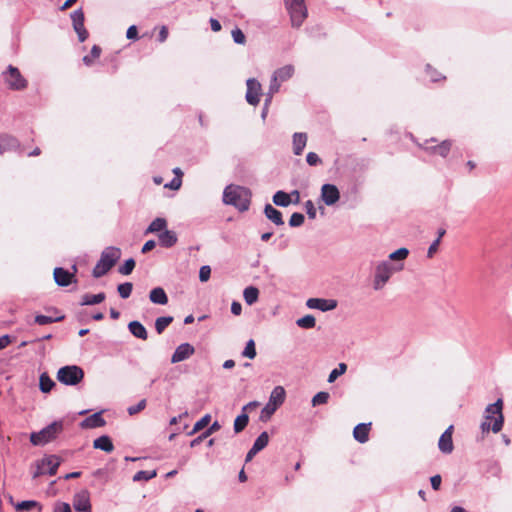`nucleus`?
<instances>
[{
  "label": "nucleus",
  "instance_id": "nucleus-1",
  "mask_svg": "<svg viewBox=\"0 0 512 512\" xmlns=\"http://www.w3.org/2000/svg\"><path fill=\"white\" fill-rule=\"evenodd\" d=\"M251 193L249 189L241 186L228 185L223 191V202L232 205L239 211L244 212L249 209Z\"/></svg>",
  "mask_w": 512,
  "mask_h": 512
},
{
  "label": "nucleus",
  "instance_id": "nucleus-2",
  "mask_svg": "<svg viewBox=\"0 0 512 512\" xmlns=\"http://www.w3.org/2000/svg\"><path fill=\"white\" fill-rule=\"evenodd\" d=\"M121 257V250L115 246L106 247L100 255V259L92 270L94 278H100L106 275L118 262Z\"/></svg>",
  "mask_w": 512,
  "mask_h": 512
},
{
  "label": "nucleus",
  "instance_id": "nucleus-3",
  "mask_svg": "<svg viewBox=\"0 0 512 512\" xmlns=\"http://www.w3.org/2000/svg\"><path fill=\"white\" fill-rule=\"evenodd\" d=\"M403 263L392 264L389 261H381L375 267L373 288L378 291L381 290L391 278L392 274L402 270Z\"/></svg>",
  "mask_w": 512,
  "mask_h": 512
},
{
  "label": "nucleus",
  "instance_id": "nucleus-4",
  "mask_svg": "<svg viewBox=\"0 0 512 512\" xmlns=\"http://www.w3.org/2000/svg\"><path fill=\"white\" fill-rule=\"evenodd\" d=\"M63 421H54L38 432L30 434V442L34 446H44L45 444L55 440L63 431Z\"/></svg>",
  "mask_w": 512,
  "mask_h": 512
},
{
  "label": "nucleus",
  "instance_id": "nucleus-5",
  "mask_svg": "<svg viewBox=\"0 0 512 512\" xmlns=\"http://www.w3.org/2000/svg\"><path fill=\"white\" fill-rule=\"evenodd\" d=\"M285 398V389L282 386L274 387L269 396L268 402L261 410L260 421L267 422L276 410L284 403Z\"/></svg>",
  "mask_w": 512,
  "mask_h": 512
},
{
  "label": "nucleus",
  "instance_id": "nucleus-6",
  "mask_svg": "<svg viewBox=\"0 0 512 512\" xmlns=\"http://www.w3.org/2000/svg\"><path fill=\"white\" fill-rule=\"evenodd\" d=\"M56 378L66 386H76L83 380L84 370L77 365H66L58 370Z\"/></svg>",
  "mask_w": 512,
  "mask_h": 512
},
{
  "label": "nucleus",
  "instance_id": "nucleus-7",
  "mask_svg": "<svg viewBox=\"0 0 512 512\" xmlns=\"http://www.w3.org/2000/svg\"><path fill=\"white\" fill-rule=\"evenodd\" d=\"M292 27L299 28L308 16L305 0H284Z\"/></svg>",
  "mask_w": 512,
  "mask_h": 512
},
{
  "label": "nucleus",
  "instance_id": "nucleus-8",
  "mask_svg": "<svg viewBox=\"0 0 512 512\" xmlns=\"http://www.w3.org/2000/svg\"><path fill=\"white\" fill-rule=\"evenodd\" d=\"M61 464V459L57 455H45L42 459L36 461V469L32 473V478L36 479L44 474L55 475Z\"/></svg>",
  "mask_w": 512,
  "mask_h": 512
},
{
  "label": "nucleus",
  "instance_id": "nucleus-9",
  "mask_svg": "<svg viewBox=\"0 0 512 512\" xmlns=\"http://www.w3.org/2000/svg\"><path fill=\"white\" fill-rule=\"evenodd\" d=\"M4 80L8 87L14 91L24 90L28 82L22 76L19 69L13 65H8L7 70L3 73Z\"/></svg>",
  "mask_w": 512,
  "mask_h": 512
},
{
  "label": "nucleus",
  "instance_id": "nucleus-10",
  "mask_svg": "<svg viewBox=\"0 0 512 512\" xmlns=\"http://www.w3.org/2000/svg\"><path fill=\"white\" fill-rule=\"evenodd\" d=\"M503 400L501 398L497 399L496 402L487 405L485 408V415L496 416L492 423L491 430L493 433H498L502 430L504 424V416H503Z\"/></svg>",
  "mask_w": 512,
  "mask_h": 512
},
{
  "label": "nucleus",
  "instance_id": "nucleus-11",
  "mask_svg": "<svg viewBox=\"0 0 512 512\" xmlns=\"http://www.w3.org/2000/svg\"><path fill=\"white\" fill-rule=\"evenodd\" d=\"M70 17L72 20L73 29L77 33L78 40L80 42H84L88 38L89 33L84 26L85 17L83 10L79 8L73 11Z\"/></svg>",
  "mask_w": 512,
  "mask_h": 512
},
{
  "label": "nucleus",
  "instance_id": "nucleus-12",
  "mask_svg": "<svg viewBox=\"0 0 512 512\" xmlns=\"http://www.w3.org/2000/svg\"><path fill=\"white\" fill-rule=\"evenodd\" d=\"M340 199V192L336 185L326 183L321 187V200L327 206H333Z\"/></svg>",
  "mask_w": 512,
  "mask_h": 512
},
{
  "label": "nucleus",
  "instance_id": "nucleus-13",
  "mask_svg": "<svg viewBox=\"0 0 512 512\" xmlns=\"http://www.w3.org/2000/svg\"><path fill=\"white\" fill-rule=\"evenodd\" d=\"M247 91H246V101L250 105H257L260 101L261 94V84L255 78H249L246 81Z\"/></svg>",
  "mask_w": 512,
  "mask_h": 512
},
{
  "label": "nucleus",
  "instance_id": "nucleus-14",
  "mask_svg": "<svg viewBox=\"0 0 512 512\" xmlns=\"http://www.w3.org/2000/svg\"><path fill=\"white\" fill-rule=\"evenodd\" d=\"M306 306L310 309H318L322 312L331 311L337 307V301L334 299L309 298Z\"/></svg>",
  "mask_w": 512,
  "mask_h": 512
},
{
  "label": "nucleus",
  "instance_id": "nucleus-15",
  "mask_svg": "<svg viewBox=\"0 0 512 512\" xmlns=\"http://www.w3.org/2000/svg\"><path fill=\"white\" fill-rule=\"evenodd\" d=\"M53 276L56 284L60 287H67L71 283L76 282L74 273L62 267H56L53 271Z\"/></svg>",
  "mask_w": 512,
  "mask_h": 512
},
{
  "label": "nucleus",
  "instance_id": "nucleus-16",
  "mask_svg": "<svg viewBox=\"0 0 512 512\" xmlns=\"http://www.w3.org/2000/svg\"><path fill=\"white\" fill-rule=\"evenodd\" d=\"M452 433L453 425H450L439 438L438 448L443 454H451L454 449Z\"/></svg>",
  "mask_w": 512,
  "mask_h": 512
},
{
  "label": "nucleus",
  "instance_id": "nucleus-17",
  "mask_svg": "<svg viewBox=\"0 0 512 512\" xmlns=\"http://www.w3.org/2000/svg\"><path fill=\"white\" fill-rule=\"evenodd\" d=\"M195 352L194 347L190 343L180 344L174 351L171 357V363H178L188 359Z\"/></svg>",
  "mask_w": 512,
  "mask_h": 512
},
{
  "label": "nucleus",
  "instance_id": "nucleus-18",
  "mask_svg": "<svg viewBox=\"0 0 512 512\" xmlns=\"http://www.w3.org/2000/svg\"><path fill=\"white\" fill-rule=\"evenodd\" d=\"M20 148L19 140L10 134H0V155L9 151H16Z\"/></svg>",
  "mask_w": 512,
  "mask_h": 512
},
{
  "label": "nucleus",
  "instance_id": "nucleus-19",
  "mask_svg": "<svg viewBox=\"0 0 512 512\" xmlns=\"http://www.w3.org/2000/svg\"><path fill=\"white\" fill-rule=\"evenodd\" d=\"M106 425V421L102 416V411L95 412L81 421L80 427L83 429L99 428Z\"/></svg>",
  "mask_w": 512,
  "mask_h": 512
},
{
  "label": "nucleus",
  "instance_id": "nucleus-20",
  "mask_svg": "<svg viewBox=\"0 0 512 512\" xmlns=\"http://www.w3.org/2000/svg\"><path fill=\"white\" fill-rule=\"evenodd\" d=\"M74 509L78 512H91V503L87 491H83L75 496L73 502Z\"/></svg>",
  "mask_w": 512,
  "mask_h": 512
},
{
  "label": "nucleus",
  "instance_id": "nucleus-21",
  "mask_svg": "<svg viewBox=\"0 0 512 512\" xmlns=\"http://www.w3.org/2000/svg\"><path fill=\"white\" fill-rule=\"evenodd\" d=\"M370 429H371V423L357 424L353 429L354 439L361 444L366 443L369 440Z\"/></svg>",
  "mask_w": 512,
  "mask_h": 512
},
{
  "label": "nucleus",
  "instance_id": "nucleus-22",
  "mask_svg": "<svg viewBox=\"0 0 512 512\" xmlns=\"http://www.w3.org/2000/svg\"><path fill=\"white\" fill-rule=\"evenodd\" d=\"M159 244L164 248H171L177 243V234L172 230L165 229L158 235Z\"/></svg>",
  "mask_w": 512,
  "mask_h": 512
},
{
  "label": "nucleus",
  "instance_id": "nucleus-23",
  "mask_svg": "<svg viewBox=\"0 0 512 512\" xmlns=\"http://www.w3.org/2000/svg\"><path fill=\"white\" fill-rule=\"evenodd\" d=\"M264 214L266 218L273 222L275 225L281 226L284 224L282 213L269 203H267L264 207Z\"/></svg>",
  "mask_w": 512,
  "mask_h": 512
},
{
  "label": "nucleus",
  "instance_id": "nucleus-24",
  "mask_svg": "<svg viewBox=\"0 0 512 512\" xmlns=\"http://www.w3.org/2000/svg\"><path fill=\"white\" fill-rule=\"evenodd\" d=\"M128 330L134 337L138 339L146 340L148 338V332L146 328L141 322L137 320L129 322Z\"/></svg>",
  "mask_w": 512,
  "mask_h": 512
},
{
  "label": "nucleus",
  "instance_id": "nucleus-25",
  "mask_svg": "<svg viewBox=\"0 0 512 512\" xmlns=\"http://www.w3.org/2000/svg\"><path fill=\"white\" fill-rule=\"evenodd\" d=\"M149 299L157 305H166L169 301L165 290L162 287H155L149 293Z\"/></svg>",
  "mask_w": 512,
  "mask_h": 512
},
{
  "label": "nucleus",
  "instance_id": "nucleus-26",
  "mask_svg": "<svg viewBox=\"0 0 512 512\" xmlns=\"http://www.w3.org/2000/svg\"><path fill=\"white\" fill-rule=\"evenodd\" d=\"M93 447L107 453H111L114 450L113 442L108 435H102L96 438L93 441Z\"/></svg>",
  "mask_w": 512,
  "mask_h": 512
},
{
  "label": "nucleus",
  "instance_id": "nucleus-27",
  "mask_svg": "<svg viewBox=\"0 0 512 512\" xmlns=\"http://www.w3.org/2000/svg\"><path fill=\"white\" fill-rule=\"evenodd\" d=\"M292 142L294 154L301 155L307 143V134L302 132L294 133Z\"/></svg>",
  "mask_w": 512,
  "mask_h": 512
},
{
  "label": "nucleus",
  "instance_id": "nucleus-28",
  "mask_svg": "<svg viewBox=\"0 0 512 512\" xmlns=\"http://www.w3.org/2000/svg\"><path fill=\"white\" fill-rule=\"evenodd\" d=\"M106 298V295L104 292H100L97 294H89L86 293L81 297L80 305L81 306H88V305H96L102 303Z\"/></svg>",
  "mask_w": 512,
  "mask_h": 512
},
{
  "label": "nucleus",
  "instance_id": "nucleus-29",
  "mask_svg": "<svg viewBox=\"0 0 512 512\" xmlns=\"http://www.w3.org/2000/svg\"><path fill=\"white\" fill-rule=\"evenodd\" d=\"M294 74V67L293 65H285L283 67L278 68L274 73L273 76L280 82H285L289 80Z\"/></svg>",
  "mask_w": 512,
  "mask_h": 512
},
{
  "label": "nucleus",
  "instance_id": "nucleus-30",
  "mask_svg": "<svg viewBox=\"0 0 512 512\" xmlns=\"http://www.w3.org/2000/svg\"><path fill=\"white\" fill-rule=\"evenodd\" d=\"M273 203L279 207H288L292 203L291 195L285 191L279 190L273 195Z\"/></svg>",
  "mask_w": 512,
  "mask_h": 512
},
{
  "label": "nucleus",
  "instance_id": "nucleus-31",
  "mask_svg": "<svg viewBox=\"0 0 512 512\" xmlns=\"http://www.w3.org/2000/svg\"><path fill=\"white\" fill-rule=\"evenodd\" d=\"M56 383L49 377L46 372L40 374L39 388L42 393H49L55 387Z\"/></svg>",
  "mask_w": 512,
  "mask_h": 512
},
{
  "label": "nucleus",
  "instance_id": "nucleus-32",
  "mask_svg": "<svg viewBox=\"0 0 512 512\" xmlns=\"http://www.w3.org/2000/svg\"><path fill=\"white\" fill-rule=\"evenodd\" d=\"M243 297L248 305H253L258 301L259 290L255 286H248L243 291Z\"/></svg>",
  "mask_w": 512,
  "mask_h": 512
},
{
  "label": "nucleus",
  "instance_id": "nucleus-33",
  "mask_svg": "<svg viewBox=\"0 0 512 512\" xmlns=\"http://www.w3.org/2000/svg\"><path fill=\"white\" fill-rule=\"evenodd\" d=\"M409 250L405 247L399 248L394 252L389 254V262L394 261L395 263H403V261L408 257Z\"/></svg>",
  "mask_w": 512,
  "mask_h": 512
},
{
  "label": "nucleus",
  "instance_id": "nucleus-34",
  "mask_svg": "<svg viewBox=\"0 0 512 512\" xmlns=\"http://www.w3.org/2000/svg\"><path fill=\"white\" fill-rule=\"evenodd\" d=\"M64 318H65L64 315L52 317V316L38 314L35 316L34 322L38 325H47V324H51V323H55V322H60V321L64 320Z\"/></svg>",
  "mask_w": 512,
  "mask_h": 512
},
{
  "label": "nucleus",
  "instance_id": "nucleus-35",
  "mask_svg": "<svg viewBox=\"0 0 512 512\" xmlns=\"http://www.w3.org/2000/svg\"><path fill=\"white\" fill-rule=\"evenodd\" d=\"M167 222L164 218H156L154 219L150 225L148 226L146 233H156L162 232L166 229Z\"/></svg>",
  "mask_w": 512,
  "mask_h": 512
},
{
  "label": "nucleus",
  "instance_id": "nucleus-36",
  "mask_svg": "<svg viewBox=\"0 0 512 512\" xmlns=\"http://www.w3.org/2000/svg\"><path fill=\"white\" fill-rule=\"evenodd\" d=\"M173 322L172 316H162L155 320V330L158 334L164 332V330Z\"/></svg>",
  "mask_w": 512,
  "mask_h": 512
},
{
  "label": "nucleus",
  "instance_id": "nucleus-37",
  "mask_svg": "<svg viewBox=\"0 0 512 512\" xmlns=\"http://www.w3.org/2000/svg\"><path fill=\"white\" fill-rule=\"evenodd\" d=\"M156 476H157L156 470H151V471L140 470L134 474L133 481L134 482L149 481V480L155 478Z\"/></svg>",
  "mask_w": 512,
  "mask_h": 512
},
{
  "label": "nucleus",
  "instance_id": "nucleus-38",
  "mask_svg": "<svg viewBox=\"0 0 512 512\" xmlns=\"http://www.w3.org/2000/svg\"><path fill=\"white\" fill-rule=\"evenodd\" d=\"M248 422H249L248 414L241 412V414H239L234 421V431L236 433H240L241 431H243L245 429Z\"/></svg>",
  "mask_w": 512,
  "mask_h": 512
},
{
  "label": "nucleus",
  "instance_id": "nucleus-39",
  "mask_svg": "<svg viewBox=\"0 0 512 512\" xmlns=\"http://www.w3.org/2000/svg\"><path fill=\"white\" fill-rule=\"evenodd\" d=\"M452 148L451 140H443L440 143H437L436 155L441 156L442 158H446Z\"/></svg>",
  "mask_w": 512,
  "mask_h": 512
},
{
  "label": "nucleus",
  "instance_id": "nucleus-40",
  "mask_svg": "<svg viewBox=\"0 0 512 512\" xmlns=\"http://www.w3.org/2000/svg\"><path fill=\"white\" fill-rule=\"evenodd\" d=\"M35 507H38L39 511H41L40 503L35 500H24V501L18 502L15 505V509L17 511H30Z\"/></svg>",
  "mask_w": 512,
  "mask_h": 512
},
{
  "label": "nucleus",
  "instance_id": "nucleus-41",
  "mask_svg": "<svg viewBox=\"0 0 512 512\" xmlns=\"http://www.w3.org/2000/svg\"><path fill=\"white\" fill-rule=\"evenodd\" d=\"M296 324L303 329H311L316 325V319L313 315H305L296 321Z\"/></svg>",
  "mask_w": 512,
  "mask_h": 512
},
{
  "label": "nucleus",
  "instance_id": "nucleus-42",
  "mask_svg": "<svg viewBox=\"0 0 512 512\" xmlns=\"http://www.w3.org/2000/svg\"><path fill=\"white\" fill-rule=\"evenodd\" d=\"M268 442H269V435L266 431H263L257 438L256 440L254 441L252 447L257 450L258 452H260L261 450H263L267 445H268Z\"/></svg>",
  "mask_w": 512,
  "mask_h": 512
},
{
  "label": "nucleus",
  "instance_id": "nucleus-43",
  "mask_svg": "<svg viewBox=\"0 0 512 512\" xmlns=\"http://www.w3.org/2000/svg\"><path fill=\"white\" fill-rule=\"evenodd\" d=\"M101 51L102 50H101L100 46L93 45V47L91 48L90 55H85L82 58L83 63L86 66H91L93 64V59H96V58L100 57Z\"/></svg>",
  "mask_w": 512,
  "mask_h": 512
},
{
  "label": "nucleus",
  "instance_id": "nucleus-44",
  "mask_svg": "<svg viewBox=\"0 0 512 512\" xmlns=\"http://www.w3.org/2000/svg\"><path fill=\"white\" fill-rule=\"evenodd\" d=\"M133 284L131 282H124L117 286V291L122 299H127L131 296Z\"/></svg>",
  "mask_w": 512,
  "mask_h": 512
},
{
  "label": "nucleus",
  "instance_id": "nucleus-45",
  "mask_svg": "<svg viewBox=\"0 0 512 512\" xmlns=\"http://www.w3.org/2000/svg\"><path fill=\"white\" fill-rule=\"evenodd\" d=\"M425 72L429 76L431 82H439L441 80H445L446 77L433 68L430 64H427L425 67Z\"/></svg>",
  "mask_w": 512,
  "mask_h": 512
},
{
  "label": "nucleus",
  "instance_id": "nucleus-46",
  "mask_svg": "<svg viewBox=\"0 0 512 512\" xmlns=\"http://www.w3.org/2000/svg\"><path fill=\"white\" fill-rule=\"evenodd\" d=\"M211 421V416L209 414L204 415L201 419H199L195 424L193 429L188 433V435H193L194 433L204 429L209 425Z\"/></svg>",
  "mask_w": 512,
  "mask_h": 512
},
{
  "label": "nucleus",
  "instance_id": "nucleus-47",
  "mask_svg": "<svg viewBox=\"0 0 512 512\" xmlns=\"http://www.w3.org/2000/svg\"><path fill=\"white\" fill-rule=\"evenodd\" d=\"M256 355H257V352H256L255 342L253 339H250L247 341L245 348L242 351V356L249 358V359H254L256 357Z\"/></svg>",
  "mask_w": 512,
  "mask_h": 512
},
{
  "label": "nucleus",
  "instance_id": "nucleus-48",
  "mask_svg": "<svg viewBox=\"0 0 512 512\" xmlns=\"http://www.w3.org/2000/svg\"><path fill=\"white\" fill-rule=\"evenodd\" d=\"M135 260L133 258L126 259L124 263L119 266L118 272L122 275H129L135 268Z\"/></svg>",
  "mask_w": 512,
  "mask_h": 512
},
{
  "label": "nucleus",
  "instance_id": "nucleus-49",
  "mask_svg": "<svg viewBox=\"0 0 512 512\" xmlns=\"http://www.w3.org/2000/svg\"><path fill=\"white\" fill-rule=\"evenodd\" d=\"M346 370H347V365L345 363H339L338 367L333 369L330 372L327 381L329 383H333L339 376L344 374L346 372Z\"/></svg>",
  "mask_w": 512,
  "mask_h": 512
},
{
  "label": "nucleus",
  "instance_id": "nucleus-50",
  "mask_svg": "<svg viewBox=\"0 0 512 512\" xmlns=\"http://www.w3.org/2000/svg\"><path fill=\"white\" fill-rule=\"evenodd\" d=\"M430 143H437V139L432 137L430 139L425 140L423 144H419L418 146L423 149L426 153L430 155H436L437 144L429 145Z\"/></svg>",
  "mask_w": 512,
  "mask_h": 512
},
{
  "label": "nucleus",
  "instance_id": "nucleus-51",
  "mask_svg": "<svg viewBox=\"0 0 512 512\" xmlns=\"http://www.w3.org/2000/svg\"><path fill=\"white\" fill-rule=\"evenodd\" d=\"M329 393L325 391H320L316 393L312 398V406H318L322 404H326L329 400Z\"/></svg>",
  "mask_w": 512,
  "mask_h": 512
},
{
  "label": "nucleus",
  "instance_id": "nucleus-52",
  "mask_svg": "<svg viewBox=\"0 0 512 512\" xmlns=\"http://www.w3.org/2000/svg\"><path fill=\"white\" fill-rule=\"evenodd\" d=\"M231 35H232L233 41L236 44H240V45H244L245 44L246 36H245V34L243 33V31L240 28H238V27L234 28L231 31Z\"/></svg>",
  "mask_w": 512,
  "mask_h": 512
},
{
  "label": "nucleus",
  "instance_id": "nucleus-53",
  "mask_svg": "<svg viewBox=\"0 0 512 512\" xmlns=\"http://www.w3.org/2000/svg\"><path fill=\"white\" fill-rule=\"evenodd\" d=\"M304 221H305V217L302 213L294 212L289 219V226L290 227H299L304 223Z\"/></svg>",
  "mask_w": 512,
  "mask_h": 512
},
{
  "label": "nucleus",
  "instance_id": "nucleus-54",
  "mask_svg": "<svg viewBox=\"0 0 512 512\" xmlns=\"http://www.w3.org/2000/svg\"><path fill=\"white\" fill-rule=\"evenodd\" d=\"M146 404H147L146 399H142L136 405L129 406L127 409V412L129 415H135L138 412L144 410L146 407Z\"/></svg>",
  "mask_w": 512,
  "mask_h": 512
},
{
  "label": "nucleus",
  "instance_id": "nucleus-55",
  "mask_svg": "<svg viewBox=\"0 0 512 512\" xmlns=\"http://www.w3.org/2000/svg\"><path fill=\"white\" fill-rule=\"evenodd\" d=\"M211 276V268L208 265H203L199 270V280L201 282H207Z\"/></svg>",
  "mask_w": 512,
  "mask_h": 512
},
{
  "label": "nucleus",
  "instance_id": "nucleus-56",
  "mask_svg": "<svg viewBox=\"0 0 512 512\" xmlns=\"http://www.w3.org/2000/svg\"><path fill=\"white\" fill-rule=\"evenodd\" d=\"M306 162L310 166H316L322 163L321 158L315 152H309L306 155Z\"/></svg>",
  "mask_w": 512,
  "mask_h": 512
},
{
  "label": "nucleus",
  "instance_id": "nucleus-57",
  "mask_svg": "<svg viewBox=\"0 0 512 512\" xmlns=\"http://www.w3.org/2000/svg\"><path fill=\"white\" fill-rule=\"evenodd\" d=\"M306 213L308 215L309 219H315L316 218V208L314 206V203L311 200H307L304 204Z\"/></svg>",
  "mask_w": 512,
  "mask_h": 512
},
{
  "label": "nucleus",
  "instance_id": "nucleus-58",
  "mask_svg": "<svg viewBox=\"0 0 512 512\" xmlns=\"http://www.w3.org/2000/svg\"><path fill=\"white\" fill-rule=\"evenodd\" d=\"M281 82L278 81L274 76H272L270 85H269V94L274 95L277 93L280 89Z\"/></svg>",
  "mask_w": 512,
  "mask_h": 512
},
{
  "label": "nucleus",
  "instance_id": "nucleus-59",
  "mask_svg": "<svg viewBox=\"0 0 512 512\" xmlns=\"http://www.w3.org/2000/svg\"><path fill=\"white\" fill-rule=\"evenodd\" d=\"M439 244H440V241H439V238H436L429 246L428 248V251H427V257L428 258H432L433 255L437 252L438 250V247H439Z\"/></svg>",
  "mask_w": 512,
  "mask_h": 512
},
{
  "label": "nucleus",
  "instance_id": "nucleus-60",
  "mask_svg": "<svg viewBox=\"0 0 512 512\" xmlns=\"http://www.w3.org/2000/svg\"><path fill=\"white\" fill-rule=\"evenodd\" d=\"M126 37L129 40H137L138 39V29L135 25H131L126 32Z\"/></svg>",
  "mask_w": 512,
  "mask_h": 512
},
{
  "label": "nucleus",
  "instance_id": "nucleus-61",
  "mask_svg": "<svg viewBox=\"0 0 512 512\" xmlns=\"http://www.w3.org/2000/svg\"><path fill=\"white\" fill-rule=\"evenodd\" d=\"M441 482H442V478L439 474L434 475L430 478L431 487L435 491L440 489Z\"/></svg>",
  "mask_w": 512,
  "mask_h": 512
},
{
  "label": "nucleus",
  "instance_id": "nucleus-62",
  "mask_svg": "<svg viewBox=\"0 0 512 512\" xmlns=\"http://www.w3.org/2000/svg\"><path fill=\"white\" fill-rule=\"evenodd\" d=\"M54 512H72V511H71V507L68 503L60 502L55 506Z\"/></svg>",
  "mask_w": 512,
  "mask_h": 512
},
{
  "label": "nucleus",
  "instance_id": "nucleus-63",
  "mask_svg": "<svg viewBox=\"0 0 512 512\" xmlns=\"http://www.w3.org/2000/svg\"><path fill=\"white\" fill-rule=\"evenodd\" d=\"M242 312V305L240 302L238 301H233L232 304H231V313L233 315H240Z\"/></svg>",
  "mask_w": 512,
  "mask_h": 512
},
{
  "label": "nucleus",
  "instance_id": "nucleus-64",
  "mask_svg": "<svg viewBox=\"0 0 512 512\" xmlns=\"http://www.w3.org/2000/svg\"><path fill=\"white\" fill-rule=\"evenodd\" d=\"M155 246H156V242L154 240H148L142 246L141 252L142 253H148L149 251L154 249Z\"/></svg>",
  "mask_w": 512,
  "mask_h": 512
}]
</instances>
